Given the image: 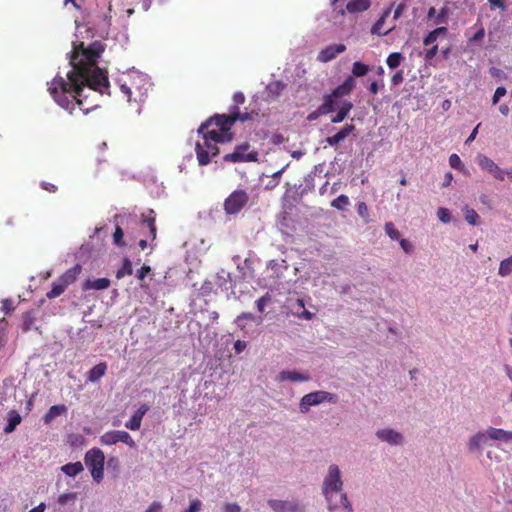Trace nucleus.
Returning a JSON list of instances; mask_svg holds the SVG:
<instances>
[{
    "mask_svg": "<svg viewBox=\"0 0 512 512\" xmlns=\"http://www.w3.org/2000/svg\"><path fill=\"white\" fill-rule=\"evenodd\" d=\"M84 21L83 24L76 22L79 39L73 42L70 56L73 69L67 73V80L56 76L48 83L50 95L70 114L78 111L85 115L99 107L97 101L91 98V91L109 94L107 73L97 66V60L104 52L105 44L99 40L92 41L94 32L89 25L109 27L111 16L107 12L89 13Z\"/></svg>",
    "mask_w": 512,
    "mask_h": 512,
    "instance_id": "obj_1",
    "label": "nucleus"
},
{
    "mask_svg": "<svg viewBox=\"0 0 512 512\" xmlns=\"http://www.w3.org/2000/svg\"><path fill=\"white\" fill-rule=\"evenodd\" d=\"M343 481L337 465L332 464L328 468V473L324 478L322 491L328 503L329 510H339L343 508L345 512H353L352 505L349 502L346 493L342 492Z\"/></svg>",
    "mask_w": 512,
    "mask_h": 512,
    "instance_id": "obj_2",
    "label": "nucleus"
},
{
    "mask_svg": "<svg viewBox=\"0 0 512 512\" xmlns=\"http://www.w3.org/2000/svg\"><path fill=\"white\" fill-rule=\"evenodd\" d=\"M202 135V141H198L195 146V152L198 164L200 166L208 165L211 160L218 156V143H227L229 138L223 139L215 131L198 132Z\"/></svg>",
    "mask_w": 512,
    "mask_h": 512,
    "instance_id": "obj_3",
    "label": "nucleus"
},
{
    "mask_svg": "<svg viewBox=\"0 0 512 512\" xmlns=\"http://www.w3.org/2000/svg\"><path fill=\"white\" fill-rule=\"evenodd\" d=\"M147 82L141 77L131 78L120 85V91L126 98V101L138 113L141 110V105L147 98L148 88Z\"/></svg>",
    "mask_w": 512,
    "mask_h": 512,
    "instance_id": "obj_4",
    "label": "nucleus"
},
{
    "mask_svg": "<svg viewBox=\"0 0 512 512\" xmlns=\"http://www.w3.org/2000/svg\"><path fill=\"white\" fill-rule=\"evenodd\" d=\"M237 115L229 114H216L205 122H203L198 132L215 131L216 134H220L223 139L229 138V142L233 139V133L230 131L233 124L236 122Z\"/></svg>",
    "mask_w": 512,
    "mask_h": 512,
    "instance_id": "obj_5",
    "label": "nucleus"
},
{
    "mask_svg": "<svg viewBox=\"0 0 512 512\" xmlns=\"http://www.w3.org/2000/svg\"><path fill=\"white\" fill-rule=\"evenodd\" d=\"M81 271L82 267L79 264H76L72 268L65 271L61 276L52 282V288L46 294L47 298L54 299L63 294L66 288L76 281Z\"/></svg>",
    "mask_w": 512,
    "mask_h": 512,
    "instance_id": "obj_6",
    "label": "nucleus"
},
{
    "mask_svg": "<svg viewBox=\"0 0 512 512\" xmlns=\"http://www.w3.org/2000/svg\"><path fill=\"white\" fill-rule=\"evenodd\" d=\"M104 462V453L99 448H92L85 454V463L96 482H100L104 477Z\"/></svg>",
    "mask_w": 512,
    "mask_h": 512,
    "instance_id": "obj_7",
    "label": "nucleus"
},
{
    "mask_svg": "<svg viewBox=\"0 0 512 512\" xmlns=\"http://www.w3.org/2000/svg\"><path fill=\"white\" fill-rule=\"evenodd\" d=\"M323 402L336 403L337 396L333 393L326 391H314L304 395L299 403L301 413H308L311 406L319 405Z\"/></svg>",
    "mask_w": 512,
    "mask_h": 512,
    "instance_id": "obj_8",
    "label": "nucleus"
},
{
    "mask_svg": "<svg viewBox=\"0 0 512 512\" xmlns=\"http://www.w3.org/2000/svg\"><path fill=\"white\" fill-rule=\"evenodd\" d=\"M248 193L243 189L233 191L224 201V211L228 215H236L247 205Z\"/></svg>",
    "mask_w": 512,
    "mask_h": 512,
    "instance_id": "obj_9",
    "label": "nucleus"
},
{
    "mask_svg": "<svg viewBox=\"0 0 512 512\" xmlns=\"http://www.w3.org/2000/svg\"><path fill=\"white\" fill-rule=\"evenodd\" d=\"M250 148V144L248 142H244L235 147L232 153L226 154L223 156L224 162H257L258 161V152L250 151L247 152Z\"/></svg>",
    "mask_w": 512,
    "mask_h": 512,
    "instance_id": "obj_10",
    "label": "nucleus"
},
{
    "mask_svg": "<svg viewBox=\"0 0 512 512\" xmlns=\"http://www.w3.org/2000/svg\"><path fill=\"white\" fill-rule=\"evenodd\" d=\"M118 442H122L131 448L136 446V443L131 435L124 430L108 431L100 437V443L102 445L111 446Z\"/></svg>",
    "mask_w": 512,
    "mask_h": 512,
    "instance_id": "obj_11",
    "label": "nucleus"
},
{
    "mask_svg": "<svg viewBox=\"0 0 512 512\" xmlns=\"http://www.w3.org/2000/svg\"><path fill=\"white\" fill-rule=\"evenodd\" d=\"M477 162L481 169L489 172L498 180H504V170H502L492 159L480 154L477 156Z\"/></svg>",
    "mask_w": 512,
    "mask_h": 512,
    "instance_id": "obj_12",
    "label": "nucleus"
},
{
    "mask_svg": "<svg viewBox=\"0 0 512 512\" xmlns=\"http://www.w3.org/2000/svg\"><path fill=\"white\" fill-rule=\"evenodd\" d=\"M355 130L356 127L354 124H346L336 134L326 137L325 142L331 147H336L355 132Z\"/></svg>",
    "mask_w": 512,
    "mask_h": 512,
    "instance_id": "obj_13",
    "label": "nucleus"
},
{
    "mask_svg": "<svg viewBox=\"0 0 512 512\" xmlns=\"http://www.w3.org/2000/svg\"><path fill=\"white\" fill-rule=\"evenodd\" d=\"M346 50V46L344 44H332L323 48L318 56L317 60L326 63L333 60L338 54L344 52Z\"/></svg>",
    "mask_w": 512,
    "mask_h": 512,
    "instance_id": "obj_14",
    "label": "nucleus"
},
{
    "mask_svg": "<svg viewBox=\"0 0 512 512\" xmlns=\"http://www.w3.org/2000/svg\"><path fill=\"white\" fill-rule=\"evenodd\" d=\"M370 6V0H350L346 4V8L339 9L338 13L342 16L345 15L346 12L351 14L360 13L368 10Z\"/></svg>",
    "mask_w": 512,
    "mask_h": 512,
    "instance_id": "obj_15",
    "label": "nucleus"
},
{
    "mask_svg": "<svg viewBox=\"0 0 512 512\" xmlns=\"http://www.w3.org/2000/svg\"><path fill=\"white\" fill-rule=\"evenodd\" d=\"M268 505L275 512H299V505L296 501H283L270 499L268 500Z\"/></svg>",
    "mask_w": 512,
    "mask_h": 512,
    "instance_id": "obj_16",
    "label": "nucleus"
},
{
    "mask_svg": "<svg viewBox=\"0 0 512 512\" xmlns=\"http://www.w3.org/2000/svg\"><path fill=\"white\" fill-rule=\"evenodd\" d=\"M148 410L149 406L147 404H141L137 411L131 416L130 420L125 423V427L133 431L139 430L142 419Z\"/></svg>",
    "mask_w": 512,
    "mask_h": 512,
    "instance_id": "obj_17",
    "label": "nucleus"
},
{
    "mask_svg": "<svg viewBox=\"0 0 512 512\" xmlns=\"http://www.w3.org/2000/svg\"><path fill=\"white\" fill-rule=\"evenodd\" d=\"M377 437L391 445H399L403 442V436L392 429H382L377 431Z\"/></svg>",
    "mask_w": 512,
    "mask_h": 512,
    "instance_id": "obj_18",
    "label": "nucleus"
},
{
    "mask_svg": "<svg viewBox=\"0 0 512 512\" xmlns=\"http://www.w3.org/2000/svg\"><path fill=\"white\" fill-rule=\"evenodd\" d=\"M155 222L156 220L153 210H149L147 214H142V220L140 221V225L148 229V236L152 241L156 239L157 235V228Z\"/></svg>",
    "mask_w": 512,
    "mask_h": 512,
    "instance_id": "obj_19",
    "label": "nucleus"
},
{
    "mask_svg": "<svg viewBox=\"0 0 512 512\" xmlns=\"http://www.w3.org/2000/svg\"><path fill=\"white\" fill-rule=\"evenodd\" d=\"M356 81L353 76H348L345 81L332 90L333 96L337 98H341L343 96L349 95L352 90L355 88Z\"/></svg>",
    "mask_w": 512,
    "mask_h": 512,
    "instance_id": "obj_20",
    "label": "nucleus"
},
{
    "mask_svg": "<svg viewBox=\"0 0 512 512\" xmlns=\"http://www.w3.org/2000/svg\"><path fill=\"white\" fill-rule=\"evenodd\" d=\"M277 379L279 381L304 382L308 381L310 377L307 374H302L294 370H283L279 373Z\"/></svg>",
    "mask_w": 512,
    "mask_h": 512,
    "instance_id": "obj_21",
    "label": "nucleus"
},
{
    "mask_svg": "<svg viewBox=\"0 0 512 512\" xmlns=\"http://www.w3.org/2000/svg\"><path fill=\"white\" fill-rule=\"evenodd\" d=\"M336 96L333 93L327 94L323 98V103L318 107V114L326 115L336 110Z\"/></svg>",
    "mask_w": 512,
    "mask_h": 512,
    "instance_id": "obj_22",
    "label": "nucleus"
},
{
    "mask_svg": "<svg viewBox=\"0 0 512 512\" xmlns=\"http://www.w3.org/2000/svg\"><path fill=\"white\" fill-rule=\"evenodd\" d=\"M487 436L492 440H498L502 442L512 441V431H506L501 428L490 427L486 431Z\"/></svg>",
    "mask_w": 512,
    "mask_h": 512,
    "instance_id": "obj_23",
    "label": "nucleus"
},
{
    "mask_svg": "<svg viewBox=\"0 0 512 512\" xmlns=\"http://www.w3.org/2000/svg\"><path fill=\"white\" fill-rule=\"evenodd\" d=\"M352 109L353 104L350 101H343L337 113L331 118V123H341L347 118Z\"/></svg>",
    "mask_w": 512,
    "mask_h": 512,
    "instance_id": "obj_24",
    "label": "nucleus"
},
{
    "mask_svg": "<svg viewBox=\"0 0 512 512\" xmlns=\"http://www.w3.org/2000/svg\"><path fill=\"white\" fill-rule=\"evenodd\" d=\"M67 412V407L64 404L53 405L44 414L43 421L45 424H50L56 417L63 415Z\"/></svg>",
    "mask_w": 512,
    "mask_h": 512,
    "instance_id": "obj_25",
    "label": "nucleus"
},
{
    "mask_svg": "<svg viewBox=\"0 0 512 512\" xmlns=\"http://www.w3.org/2000/svg\"><path fill=\"white\" fill-rule=\"evenodd\" d=\"M109 286H110V280L108 278H98V279H94V280L88 279L83 284V289L84 290H90V289L105 290V289L109 288Z\"/></svg>",
    "mask_w": 512,
    "mask_h": 512,
    "instance_id": "obj_26",
    "label": "nucleus"
},
{
    "mask_svg": "<svg viewBox=\"0 0 512 512\" xmlns=\"http://www.w3.org/2000/svg\"><path fill=\"white\" fill-rule=\"evenodd\" d=\"M106 371L107 364L105 362H100L99 364L95 365L92 369L89 370L87 374V380L95 383L105 375Z\"/></svg>",
    "mask_w": 512,
    "mask_h": 512,
    "instance_id": "obj_27",
    "label": "nucleus"
},
{
    "mask_svg": "<svg viewBox=\"0 0 512 512\" xmlns=\"http://www.w3.org/2000/svg\"><path fill=\"white\" fill-rule=\"evenodd\" d=\"M22 418L20 414L16 410H11L8 412L7 424L4 427V432L6 434L12 433L15 431L16 427L21 423Z\"/></svg>",
    "mask_w": 512,
    "mask_h": 512,
    "instance_id": "obj_28",
    "label": "nucleus"
},
{
    "mask_svg": "<svg viewBox=\"0 0 512 512\" xmlns=\"http://www.w3.org/2000/svg\"><path fill=\"white\" fill-rule=\"evenodd\" d=\"M391 13V8H387L383 11L381 17L374 23V25L372 26L371 28V33L372 34H377V35H387L391 30V29H388L387 31L385 32H382L381 29H382V26L385 22V19L390 15Z\"/></svg>",
    "mask_w": 512,
    "mask_h": 512,
    "instance_id": "obj_29",
    "label": "nucleus"
},
{
    "mask_svg": "<svg viewBox=\"0 0 512 512\" xmlns=\"http://www.w3.org/2000/svg\"><path fill=\"white\" fill-rule=\"evenodd\" d=\"M61 470L70 477H75L84 470V467L80 461L74 463H67L61 467Z\"/></svg>",
    "mask_w": 512,
    "mask_h": 512,
    "instance_id": "obj_30",
    "label": "nucleus"
},
{
    "mask_svg": "<svg viewBox=\"0 0 512 512\" xmlns=\"http://www.w3.org/2000/svg\"><path fill=\"white\" fill-rule=\"evenodd\" d=\"M133 273V267L132 262L129 258L125 257L123 259L122 267L117 270L116 272V278L121 279L125 276H129Z\"/></svg>",
    "mask_w": 512,
    "mask_h": 512,
    "instance_id": "obj_31",
    "label": "nucleus"
},
{
    "mask_svg": "<svg viewBox=\"0 0 512 512\" xmlns=\"http://www.w3.org/2000/svg\"><path fill=\"white\" fill-rule=\"evenodd\" d=\"M35 317L32 311H27L22 314V331L24 333L30 331L34 325Z\"/></svg>",
    "mask_w": 512,
    "mask_h": 512,
    "instance_id": "obj_32",
    "label": "nucleus"
},
{
    "mask_svg": "<svg viewBox=\"0 0 512 512\" xmlns=\"http://www.w3.org/2000/svg\"><path fill=\"white\" fill-rule=\"evenodd\" d=\"M512 273V255L500 262L498 274L506 277Z\"/></svg>",
    "mask_w": 512,
    "mask_h": 512,
    "instance_id": "obj_33",
    "label": "nucleus"
},
{
    "mask_svg": "<svg viewBox=\"0 0 512 512\" xmlns=\"http://www.w3.org/2000/svg\"><path fill=\"white\" fill-rule=\"evenodd\" d=\"M447 29L445 27H438L431 31L425 38H424V45L428 46L436 42L438 36L440 34L446 33Z\"/></svg>",
    "mask_w": 512,
    "mask_h": 512,
    "instance_id": "obj_34",
    "label": "nucleus"
},
{
    "mask_svg": "<svg viewBox=\"0 0 512 512\" xmlns=\"http://www.w3.org/2000/svg\"><path fill=\"white\" fill-rule=\"evenodd\" d=\"M464 217H465V220L470 225L476 226L479 224L480 217H479L478 213L472 208H469V207L464 208Z\"/></svg>",
    "mask_w": 512,
    "mask_h": 512,
    "instance_id": "obj_35",
    "label": "nucleus"
},
{
    "mask_svg": "<svg viewBox=\"0 0 512 512\" xmlns=\"http://www.w3.org/2000/svg\"><path fill=\"white\" fill-rule=\"evenodd\" d=\"M369 72V66L362 63V62H359V61H356L353 63V66H352V74L353 76L355 77H363L365 76L367 73Z\"/></svg>",
    "mask_w": 512,
    "mask_h": 512,
    "instance_id": "obj_36",
    "label": "nucleus"
},
{
    "mask_svg": "<svg viewBox=\"0 0 512 512\" xmlns=\"http://www.w3.org/2000/svg\"><path fill=\"white\" fill-rule=\"evenodd\" d=\"M403 59L404 57L401 53L393 52L387 57L386 63L389 68L395 69L401 64Z\"/></svg>",
    "mask_w": 512,
    "mask_h": 512,
    "instance_id": "obj_37",
    "label": "nucleus"
},
{
    "mask_svg": "<svg viewBox=\"0 0 512 512\" xmlns=\"http://www.w3.org/2000/svg\"><path fill=\"white\" fill-rule=\"evenodd\" d=\"M485 436H486V434L483 433V432H479V433L475 434L469 440V443H468L469 450L475 451V450L479 449L480 446H481V443L483 442V440L485 438Z\"/></svg>",
    "mask_w": 512,
    "mask_h": 512,
    "instance_id": "obj_38",
    "label": "nucleus"
},
{
    "mask_svg": "<svg viewBox=\"0 0 512 512\" xmlns=\"http://www.w3.org/2000/svg\"><path fill=\"white\" fill-rule=\"evenodd\" d=\"M350 204L348 196L342 194L331 202V206L337 210H344Z\"/></svg>",
    "mask_w": 512,
    "mask_h": 512,
    "instance_id": "obj_39",
    "label": "nucleus"
},
{
    "mask_svg": "<svg viewBox=\"0 0 512 512\" xmlns=\"http://www.w3.org/2000/svg\"><path fill=\"white\" fill-rule=\"evenodd\" d=\"M123 238H124V231L121 228V226L117 224L115 227V231L113 233V243L118 247H125L126 243L123 240Z\"/></svg>",
    "mask_w": 512,
    "mask_h": 512,
    "instance_id": "obj_40",
    "label": "nucleus"
},
{
    "mask_svg": "<svg viewBox=\"0 0 512 512\" xmlns=\"http://www.w3.org/2000/svg\"><path fill=\"white\" fill-rule=\"evenodd\" d=\"M283 171H284V168L273 173L271 176V180L266 184L265 188L268 190L275 188L280 182V178L282 176Z\"/></svg>",
    "mask_w": 512,
    "mask_h": 512,
    "instance_id": "obj_41",
    "label": "nucleus"
},
{
    "mask_svg": "<svg viewBox=\"0 0 512 512\" xmlns=\"http://www.w3.org/2000/svg\"><path fill=\"white\" fill-rule=\"evenodd\" d=\"M271 300H272V298L269 293H266L265 295H263L261 298H259L256 301L257 310L260 313H263L265 311V307L271 302Z\"/></svg>",
    "mask_w": 512,
    "mask_h": 512,
    "instance_id": "obj_42",
    "label": "nucleus"
},
{
    "mask_svg": "<svg viewBox=\"0 0 512 512\" xmlns=\"http://www.w3.org/2000/svg\"><path fill=\"white\" fill-rule=\"evenodd\" d=\"M385 232L392 240H399L400 232L395 228L394 224L388 222L385 224Z\"/></svg>",
    "mask_w": 512,
    "mask_h": 512,
    "instance_id": "obj_43",
    "label": "nucleus"
},
{
    "mask_svg": "<svg viewBox=\"0 0 512 512\" xmlns=\"http://www.w3.org/2000/svg\"><path fill=\"white\" fill-rule=\"evenodd\" d=\"M230 111H231V114H232V115H237V117H236V121H237V120H239V121H241V122H245V121H248V120H251V119H252V116H251V114H250V113H248V112L241 113V112L239 111V108H238V107H232V108L230 109Z\"/></svg>",
    "mask_w": 512,
    "mask_h": 512,
    "instance_id": "obj_44",
    "label": "nucleus"
},
{
    "mask_svg": "<svg viewBox=\"0 0 512 512\" xmlns=\"http://www.w3.org/2000/svg\"><path fill=\"white\" fill-rule=\"evenodd\" d=\"M437 216L443 223H449L451 221V214L447 208L440 207L437 210Z\"/></svg>",
    "mask_w": 512,
    "mask_h": 512,
    "instance_id": "obj_45",
    "label": "nucleus"
},
{
    "mask_svg": "<svg viewBox=\"0 0 512 512\" xmlns=\"http://www.w3.org/2000/svg\"><path fill=\"white\" fill-rule=\"evenodd\" d=\"M449 164L452 168L457 170H462L464 167L460 157L455 153L450 155Z\"/></svg>",
    "mask_w": 512,
    "mask_h": 512,
    "instance_id": "obj_46",
    "label": "nucleus"
},
{
    "mask_svg": "<svg viewBox=\"0 0 512 512\" xmlns=\"http://www.w3.org/2000/svg\"><path fill=\"white\" fill-rule=\"evenodd\" d=\"M76 500V493L69 492V493H63L58 497V503L62 506L66 505L69 501H75Z\"/></svg>",
    "mask_w": 512,
    "mask_h": 512,
    "instance_id": "obj_47",
    "label": "nucleus"
},
{
    "mask_svg": "<svg viewBox=\"0 0 512 512\" xmlns=\"http://www.w3.org/2000/svg\"><path fill=\"white\" fill-rule=\"evenodd\" d=\"M284 88L285 84L281 81H275L269 85L270 92L276 94L277 96L280 95Z\"/></svg>",
    "mask_w": 512,
    "mask_h": 512,
    "instance_id": "obj_48",
    "label": "nucleus"
},
{
    "mask_svg": "<svg viewBox=\"0 0 512 512\" xmlns=\"http://www.w3.org/2000/svg\"><path fill=\"white\" fill-rule=\"evenodd\" d=\"M2 306H1V310L2 312L5 314V315H9L11 312L14 311V306H13V302L12 300L10 299H4L2 300Z\"/></svg>",
    "mask_w": 512,
    "mask_h": 512,
    "instance_id": "obj_49",
    "label": "nucleus"
},
{
    "mask_svg": "<svg viewBox=\"0 0 512 512\" xmlns=\"http://www.w3.org/2000/svg\"><path fill=\"white\" fill-rule=\"evenodd\" d=\"M152 271L151 267L149 265H143L136 273V277L143 281L145 277L150 274Z\"/></svg>",
    "mask_w": 512,
    "mask_h": 512,
    "instance_id": "obj_50",
    "label": "nucleus"
},
{
    "mask_svg": "<svg viewBox=\"0 0 512 512\" xmlns=\"http://www.w3.org/2000/svg\"><path fill=\"white\" fill-rule=\"evenodd\" d=\"M491 9L506 10L505 0H487Z\"/></svg>",
    "mask_w": 512,
    "mask_h": 512,
    "instance_id": "obj_51",
    "label": "nucleus"
},
{
    "mask_svg": "<svg viewBox=\"0 0 512 512\" xmlns=\"http://www.w3.org/2000/svg\"><path fill=\"white\" fill-rule=\"evenodd\" d=\"M202 508V502L196 498L190 502L189 508L184 512H200Z\"/></svg>",
    "mask_w": 512,
    "mask_h": 512,
    "instance_id": "obj_52",
    "label": "nucleus"
},
{
    "mask_svg": "<svg viewBox=\"0 0 512 512\" xmlns=\"http://www.w3.org/2000/svg\"><path fill=\"white\" fill-rule=\"evenodd\" d=\"M506 88L503 87V86H500L498 87L496 90H495V93L493 95V98H492V103L495 105L499 102L500 98H502L503 96H505L506 94Z\"/></svg>",
    "mask_w": 512,
    "mask_h": 512,
    "instance_id": "obj_53",
    "label": "nucleus"
},
{
    "mask_svg": "<svg viewBox=\"0 0 512 512\" xmlns=\"http://www.w3.org/2000/svg\"><path fill=\"white\" fill-rule=\"evenodd\" d=\"M404 80V73L402 70L400 71H397L391 78V83L394 85V86H397L399 85L400 83H402Z\"/></svg>",
    "mask_w": 512,
    "mask_h": 512,
    "instance_id": "obj_54",
    "label": "nucleus"
},
{
    "mask_svg": "<svg viewBox=\"0 0 512 512\" xmlns=\"http://www.w3.org/2000/svg\"><path fill=\"white\" fill-rule=\"evenodd\" d=\"M484 35H485V29L482 25H480V27L475 32V34L470 38V41H474V42L481 41L484 38Z\"/></svg>",
    "mask_w": 512,
    "mask_h": 512,
    "instance_id": "obj_55",
    "label": "nucleus"
},
{
    "mask_svg": "<svg viewBox=\"0 0 512 512\" xmlns=\"http://www.w3.org/2000/svg\"><path fill=\"white\" fill-rule=\"evenodd\" d=\"M357 213L361 217H367L368 216V207L365 202L361 201L357 203Z\"/></svg>",
    "mask_w": 512,
    "mask_h": 512,
    "instance_id": "obj_56",
    "label": "nucleus"
},
{
    "mask_svg": "<svg viewBox=\"0 0 512 512\" xmlns=\"http://www.w3.org/2000/svg\"><path fill=\"white\" fill-rule=\"evenodd\" d=\"M241 508L237 503H226L223 512H240Z\"/></svg>",
    "mask_w": 512,
    "mask_h": 512,
    "instance_id": "obj_57",
    "label": "nucleus"
},
{
    "mask_svg": "<svg viewBox=\"0 0 512 512\" xmlns=\"http://www.w3.org/2000/svg\"><path fill=\"white\" fill-rule=\"evenodd\" d=\"M233 101L235 104L233 107H238L239 105L243 104L245 102L244 94L242 92H236L233 95Z\"/></svg>",
    "mask_w": 512,
    "mask_h": 512,
    "instance_id": "obj_58",
    "label": "nucleus"
},
{
    "mask_svg": "<svg viewBox=\"0 0 512 512\" xmlns=\"http://www.w3.org/2000/svg\"><path fill=\"white\" fill-rule=\"evenodd\" d=\"M254 319H255V317L252 313H242L241 315H239L237 317L236 321H237L238 325L241 326V322L243 320H251L252 321Z\"/></svg>",
    "mask_w": 512,
    "mask_h": 512,
    "instance_id": "obj_59",
    "label": "nucleus"
},
{
    "mask_svg": "<svg viewBox=\"0 0 512 512\" xmlns=\"http://www.w3.org/2000/svg\"><path fill=\"white\" fill-rule=\"evenodd\" d=\"M162 505L158 501H154L151 503V505L148 507V509L145 512H161Z\"/></svg>",
    "mask_w": 512,
    "mask_h": 512,
    "instance_id": "obj_60",
    "label": "nucleus"
},
{
    "mask_svg": "<svg viewBox=\"0 0 512 512\" xmlns=\"http://www.w3.org/2000/svg\"><path fill=\"white\" fill-rule=\"evenodd\" d=\"M41 187H42V189H44V190H46V191H48L50 193H54V192L57 191V186L52 184V183H49V182L43 181L41 183Z\"/></svg>",
    "mask_w": 512,
    "mask_h": 512,
    "instance_id": "obj_61",
    "label": "nucleus"
},
{
    "mask_svg": "<svg viewBox=\"0 0 512 512\" xmlns=\"http://www.w3.org/2000/svg\"><path fill=\"white\" fill-rule=\"evenodd\" d=\"M400 246L402 247V249L406 252V253H410L411 250H412V245L411 243L406 240V239H401L400 240Z\"/></svg>",
    "mask_w": 512,
    "mask_h": 512,
    "instance_id": "obj_62",
    "label": "nucleus"
},
{
    "mask_svg": "<svg viewBox=\"0 0 512 512\" xmlns=\"http://www.w3.org/2000/svg\"><path fill=\"white\" fill-rule=\"evenodd\" d=\"M404 9H405L404 4H402V3L398 4L396 9L394 10L393 18L398 19L401 16V14L403 13Z\"/></svg>",
    "mask_w": 512,
    "mask_h": 512,
    "instance_id": "obj_63",
    "label": "nucleus"
},
{
    "mask_svg": "<svg viewBox=\"0 0 512 512\" xmlns=\"http://www.w3.org/2000/svg\"><path fill=\"white\" fill-rule=\"evenodd\" d=\"M453 180V175L451 172H447L444 176V181L442 183L443 187H448L451 185V182Z\"/></svg>",
    "mask_w": 512,
    "mask_h": 512,
    "instance_id": "obj_64",
    "label": "nucleus"
}]
</instances>
